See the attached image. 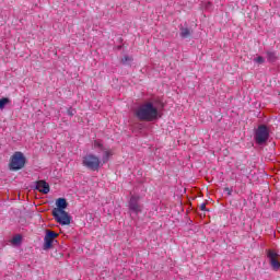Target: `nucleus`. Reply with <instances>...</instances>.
Here are the masks:
<instances>
[{"instance_id": "obj_1", "label": "nucleus", "mask_w": 280, "mask_h": 280, "mask_svg": "<svg viewBox=\"0 0 280 280\" xmlns=\"http://www.w3.org/2000/svg\"><path fill=\"white\" fill-rule=\"evenodd\" d=\"M160 104L161 100L156 97L149 98L135 108L133 115L138 121H156L161 117Z\"/></svg>"}, {"instance_id": "obj_2", "label": "nucleus", "mask_w": 280, "mask_h": 280, "mask_svg": "<svg viewBox=\"0 0 280 280\" xmlns=\"http://www.w3.org/2000/svg\"><path fill=\"white\" fill-rule=\"evenodd\" d=\"M82 165L92 172H98L102 167V160L100 156L89 153L82 158Z\"/></svg>"}, {"instance_id": "obj_3", "label": "nucleus", "mask_w": 280, "mask_h": 280, "mask_svg": "<svg viewBox=\"0 0 280 280\" xmlns=\"http://www.w3.org/2000/svg\"><path fill=\"white\" fill-rule=\"evenodd\" d=\"M254 139L258 145H264L270 139V129L266 125H260L255 131Z\"/></svg>"}, {"instance_id": "obj_4", "label": "nucleus", "mask_w": 280, "mask_h": 280, "mask_svg": "<svg viewBox=\"0 0 280 280\" xmlns=\"http://www.w3.org/2000/svg\"><path fill=\"white\" fill-rule=\"evenodd\" d=\"M52 217L55 218L56 222H58V224H61V226L71 224V215H69V212L65 210L52 209Z\"/></svg>"}, {"instance_id": "obj_5", "label": "nucleus", "mask_w": 280, "mask_h": 280, "mask_svg": "<svg viewBox=\"0 0 280 280\" xmlns=\"http://www.w3.org/2000/svg\"><path fill=\"white\" fill-rule=\"evenodd\" d=\"M10 170H23L25 167V155L18 151L11 156Z\"/></svg>"}, {"instance_id": "obj_6", "label": "nucleus", "mask_w": 280, "mask_h": 280, "mask_svg": "<svg viewBox=\"0 0 280 280\" xmlns=\"http://www.w3.org/2000/svg\"><path fill=\"white\" fill-rule=\"evenodd\" d=\"M139 200H141V197L137 195H132L129 199V211H132L136 215L143 213V205Z\"/></svg>"}, {"instance_id": "obj_7", "label": "nucleus", "mask_w": 280, "mask_h": 280, "mask_svg": "<svg viewBox=\"0 0 280 280\" xmlns=\"http://www.w3.org/2000/svg\"><path fill=\"white\" fill-rule=\"evenodd\" d=\"M58 237V233L47 230L46 235L44 237V250H49V248H52L54 246V240Z\"/></svg>"}, {"instance_id": "obj_8", "label": "nucleus", "mask_w": 280, "mask_h": 280, "mask_svg": "<svg viewBox=\"0 0 280 280\" xmlns=\"http://www.w3.org/2000/svg\"><path fill=\"white\" fill-rule=\"evenodd\" d=\"M267 257L270 261V266L273 270H279L280 261H279V254L275 252V249H269L267 253Z\"/></svg>"}, {"instance_id": "obj_9", "label": "nucleus", "mask_w": 280, "mask_h": 280, "mask_svg": "<svg viewBox=\"0 0 280 280\" xmlns=\"http://www.w3.org/2000/svg\"><path fill=\"white\" fill-rule=\"evenodd\" d=\"M36 189L39 194H49V184L45 180L36 182Z\"/></svg>"}, {"instance_id": "obj_10", "label": "nucleus", "mask_w": 280, "mask_h": 280, "mask_svg": "<svg viewBox=\"0 0 280 280\" xmlns=\"http://www.w3.org/2000/svg\"><path fill=\"white\" fill-rule=\"evenodd\" d=\"M106 149L104 145V141L101 139L94 140L92 142V150H96V152H103Z\"/></svg>"}, {"instance_id": "obj_11", "label": "nucleus", "mask_w": 280, "mask_h": 280, "mask_svg": "<svg viewBox=\"0 0 280 280\" xmlns=\"http://www.w3.org/2000/svg\"><path fill=\"white\" fill-rule=\"evenodd\" d=\"M69 206V203H67V199L65 198H58L56 200V207L54 209H60V211H65L67 209V207Z\"/></svg>"}, {"instance_id": "obj_12", "label": "nucleus", "mask_w": 280, "mask_h": 280, "mask_svg": "<svg viewBox=\"0 0 280 280\" xmlns=\"http://www.w3.org/2000/svg\"><path fill=\"white\" fill-rule=\"evenodd\" d=\"M102 152H103L102 162L108 163V160L110 159V156H113V150L105 148V150Z\"/></svg>"}, {"instance_id": "obj_13", "label": "nucleus", "mask_w": 280, "mask_h": 280, "mask_svg": "<svg viewBox=\"0 0 280 280\" xmlns=\"http://www.w3.org/2000/svg\"><path fill=\"white\" fill-rule=\"evenodd\" d=\"M267 60L269 62H276L277 61V52H275V51H267Z\"/></svg>"}, {"instance_id": "obj_14", "label": "nucleus", "mask_w": 280, "mask_h": 280, "mask_svg": "<svg viewBox=\"0 0 280 280\" xmlns=\"http://www.w3.org/2000/svg\"><path fill=\"white\" fill-rule=\"evenodd\" d=\"M191 32L189 31V28L187 27H182L180 28V36L182 38H187L188 36H190Z\"/></svg>"}, {"instance_id": "obj_15", "label": "nucleus", "mask_w": 280, "mask_h": 280, "mask_svg": "<svg viewBox=\"0 0 280 280\" xmlns=\"http://www.w3.org/2000/svg\"><path fill=\"white\" fill-rule=\"evenodd\" d=\"M8 104H10V98L2 97L0 100V110H3V108H5V106H8Z\"/></svg>"}, {"instance_id": "obj_16", "label": "nucleus", "mask_w": 280, "mask_h": 280, "mask_svg": "<svg viewBox=\"0 0 280 280\" xmlns=\"http://www.w3.org/2000/svg\"><path fill=\"white\" fill-rule=\"evenodd\" d=\"M23 240V237L21 235H15L12 240H11V244H13V246H16L21 243V241Z\"/></svg>"}, {"instance_id": "obj_17", "label": "nucleus", "mask_w": 280, "mask_h": 280, "mask_svg": "<svg viewBox=\"0 0 280 280\" xmlns=\"http://www.w3.org/2000/svg\"><path fill=\"white\" fill-rule=\"evenodd\" d=\"M254 62H257V65H264L266 62V59L264 57L258 56L254 59Z\"/></svg>"}, {"instance_id": "obj_18", "label": "nucleus", "mask_w": 280, "mask_h": 280, "mask_svg": "<svg viewBox=\"0 0 280 280\" xmlns=\"http://www.w3.org/2000/svg\"><path fill=\"white\" fill-rule=\"evenodd\" d=\"M68 115H69L70 117H73V116L75 115V109L69 108V109H68Z\"/></svg>"}, {"instance_id": "obj_19", "label": "nucleus", "mask_w": 280, "mask_h": 280, "mask_svg": "<svg viewBox=\"0 0 280 280\" xmlns=\"http://www.w3.org/2000/svg\"><path fill=\"white\" fill-rule=\"evenodd\" d=\"M122 62H132V57L126 56V57L122 59Z\"/></svg>"}, {"instance_id": "obj_20", "label": "nucleus", "mask_w": 280, "mask_h": 280, "mask_svg": "<svg viewBox=\"0 0 280 280\" xmlns=\"http://www.w3.org/2000/svg\"><path fill=\"white\" fill-rule=\"evenodd\" d=\"M199 209H200L201 211H207V203H201V205L199 206Z\"/></svg>"}, {"instance_id": "obj_21", "label": "nucleus", "mask_w": 280, "mask_h": 280, "mask_svg": "<svg viewBox=\"0 0 280 280\" xmlns=\"http://www.w3.org/2000/svg\"><path fill=\"white\" fill-rule=\"evenodd\" d=\"M225 191L229 194V196H231V190H230V188H225Z\"/></svg>"}]
</instances>
